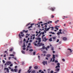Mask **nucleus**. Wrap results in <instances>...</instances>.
Here are the masks:
<instances>
[{
	"label": "nucleus",
	"mask_w": 73,
	"mask_h": 73,
	"mask_svg": "<svg viewBox=\"0 0 73 73\" xmlns=\"http://www.w3.org/2000/svg\"><path fill=\"white\" fill-rule=\"evenodd\" d=\"M56 9V8L54 7H51L50 8V10H51V11H52V12H53L54 11V10H55V9Z\"/></svg>",
	"instance_id": "nucleus-1"
},
{
	"label": "nucleus",
	"mask_w": 73,
	"mask_h": 73,
	"mask_svg": "<svg viewBox=\"0 0 73 73\" xmlns=\"http://www.w3.org/2000/svg\"><path fill=\"white\" fill-rule=\"evenodd\" d=\"M11 64V62L8 61L5 64V65H10V64Z\"/></svg>",
	"instance_id": "nucleus-2"
},
{
	"label": "nucleus",
	"mask_w": 73,
	"mask_h": 73,
	"mask_svg": "<svg viewBox=\"0 0 73 73\" xmlns=\"http://www.w3.org/2000/svg\"><path fill=\"white\" fill-rule=\"evenodd\" d=\"M42 64H43L44 65H45V64L47 65V61H43V62H42Z\"/></svg>",
	"instance_id": "nucleus-3"
},
{
	"label": "nucleus",
	"mask_w": 73,
	"mask_h": 73,
	"mask_svg": "<svg viewBox=\"0 0 73 73\" xmlns=\"http://www.w3.org/2000/svg\"><path fill=\"white\" fill-rule=\"evenodd\" d=\"M60 64L59 63H58L57 64V65L56 66L55 68H60Z\"/></svg>",
	"instance_id": "nucleus-4"
},
{
	"label": "nucleus",
	"mask_w": 73,
	"mask_h": 73,
	"mask_svg": "<svg viewBox=\"0 0 73 73\" xmlns=\"http://www.w3.org/2000/svg\"><path fill=\"white\" fill-rule=\"evenodd\" d=\"M67 50H68V52H70V53H72V52H73L72 50L70 48H68Z\"/></svg>",
	"instance_id": "nucleus-5"
},
{
	"label": "nucleus",
	"mask_w": 73,
	"mask_h": 73,
	"mask_svg": "<svg viewBox=\"0 0 73 73\" xmlns=\"http://www.w3.org/2000/svg\"><path fill=\"white\" fill-rule=\"evenodd\" d=\"M35 24V23H32L31 24V26H29L28 27V29H29V28H32V26L33 25H34Z\"/></svg>",
	"instance_id": "nucleus-6"
},
{
	"label": "nucleus",
	"mask_w": 73,
	"mask_h": 73,
	"mask_svg": "<svg viewBox=\"0 0 73 73\" xmlns=\"http://www.w3.org/2000/svg\"><path fill=\"white\" fill-rule=\"evenodd\" d=\"M4 70H7L6 71L7 72H9V69L8 68H7L6 67L5 68Z\"/></svg>",
	"instance_id": "nucleus-7"
},
{
	"label": "nucleus",
	"mask_w": 73,
	"mask_h": 73,
	"mask_svg": "<svg viewBox=\"0 0 73 73\" xmlns=\"http://www.w3.org/2000/svg\"><path fill=\"white\" fill-rule=\"evenodd\" d=\"M60 70V69L59 68H56V69H55V72H56L57 73V72H58Z\"/></svg>",
	"instance_id": "nucleus-8"
},
{
	"label": "nucleus",
	"mask_w": 73,
	"mask_h": 73,
	"mask_svg": "<svg viewBox=\"0 0 73 73\" xmlns=\"http://www.w3.org/2000/svg\"><path fill=\"white\" fill-rule=\"evenodd\" d=\"M51 27H50L49 28H48L47 29L46 27H45V30L46 31H48V30H49V29H50L51 28Z\"/></svg>",
	"instance_id": "nucleus-9"
},
{
	"label": "nucleus",
	"mask_w": 73,
	"mask_h": 73,
	"mask_svg": "<svg viewBox=\"0 0 73 73\" xmlns=\"http://www.w3.org/2000/svg\"><path fill=\"white\" fill-rule=\"evenodd\" d=\"M63 40H64V41H66L67 40V38H66V37H64L63 38Z\"/></svg>",
	"instance_id": "nucleus-10"
},
{
	"label": "nucleus",
	"mask_w": 73,
	"mask_h": 73,
	"mask_svg": "<svg viewBox=\"0 0 73 73\" xmlns=\"http://www.w3.org/2000/svg\"><path fill=\"white\" fill-rule=\"evenodd\" d=\"M44 44H43L42 43H40L39 45V46H44Z\"/></svg>",
	"instance_id": "nucleus-11"
},
{
	"label": "nucleus",
	"mask_w": 73,
	"mask_h": 73,
	"mask_svg": "<svg viewBox=\"0 0 73 73\" xmlns=\"http://www.w3.org/2000/svg\"><path fill=\"white\" fill-rule=\"evenodd\" d=\"M21 36H22V37H23V36H24V34H23V33L22 32H21Z\"/></svg>",
	"instance_id": "nucleus-12"
},
{
	"label": "nucleus",
	"mask_w": 73,
	"mask_h": 73,
	"mask_svg": "<svg viewBox=\"0 0 73 73\" xmlns=\"http://www.w3.org/2000/svg\"><path fill=\"white\" fill-rule=\"evenodd\" d=\"M51 56V55L50 54H48L46 55V56L47 57H50Z\"/></svg>",
	"instance_id": "nucleus-13"
},
{
	"label": "nucleus",
	"mask_w": 73,
	"mask_h": 73,
	"mask_svg": "<svg viewBox=\"0 0 73 73\" xmlns=\"http://www.w3.org/2000/svg\"><path fill=\"white\" fill-rule=\"evenodd\" d=\"M44 39L45 40L44 42H45V41H47V40H48V39L46 38V37H44Z\"/></svg>",
	"instance_id": "nucleus-14"
},
{
	"label": "nucleus",
	"mask_w": 73,
	"mask_h": 73,
	"mask_svg": "<svg viewBox=\"0 0 73 73\" xmlns=\"http://www.w3.org/2000/svg\"><path fill=\"white\" fill-rule=\"evenodd\" d=\"M34 69H38V66H36L34 67Z\"/></svg>",
	"instance_id": "nucleus-15"
},
{
	"label": "nucleus",
	"mask_w": 73,
	"mask_h": 73,
	"mask_svg": "<svg viewBox=\"0 0 73 73\" xmlns=\"http://www.w3.org/2000/svg\"><path fill=\"white\" fill-rule=\"evenodd\" d=\"M18 35L20 38H22V37L21 36V35H20V34H19Z\"/></svg>",
	"instance_id": "nucleus-16"
},
{
	"label": "nucleus",
	"mask_w": 73,
	"mask_h": 73,
	"mask_svg": "<svg viewBox=\"0 0 73 73\" xmlns=\"http://www.w3.org/2000/svg\"><path fill=\"white\" fill-rule=\"evenodd\" d=\"M55 58V55H54V54H53L52 55V58Z\"/></svg>",
	"instance_id": "nucleus-17"
},
{
	"label": "nucleus",
	"mask_w": 73,
	"mask_h": 73,
	"mask_svg": "<svg viewBox=\"0 0 73 73\" xmlns=\"http://www.w3.org/2000/svg\"><path fill=\"white\" fill-rule=\"evenodd\" d=\"M41 39V38H40V37H38V38H37L36 40H40Z\"/></svg>",
	"instance_id": "nucleus-18"
},
{
	"label": "nucleus",
	"mask_w": 73,
	"mask_h": 73,
	"mask_svg": "<svg viewBox=\"0 0 73 73\" xmlns=\"http://www.w3.org/2000/svg\"><path fill=\"white\" fill-rule=\"evenodd\" d=\"M21 52L23 54H25V52L23 50H22L21 51Z\"/></svg>",
	"instance_id": "nucleus-19"
},
{
	"label": "nucleus",
	"mask_w": 73,
	"mask_h": 73,
	"mask_svg": "<svg viewBox=\"0 0 73 73\" xmlns=\"http://www.w3.org/2000/svg\"><path fill=\"white\" fill-rule=\"evenodd\" d=\"M54 16L53 15H51V18H54Z\"/></svg>",
	"instance_id": "nucleus-20"
},
{
	"label": "nucleus",
	"mask_w": 73,
	"mask_h": 73,
	"mask_svg": "<svg viewBox=\"0 0 73 73\" xmlns=\"http://www.w3.org/2000/svg\"><path fill=\"white\" fill-rule=\"evenodd\" d=\"M31 68H32V66H30L29 67V70H28V71H29L31 69Z\"/></svg>",
	"instance_id": "nucleus-21"
},
{
	"label": "nucleus",
	"mask_w": 73,
	"mask_h": 73,
	"mask_svg": "<svg viewBox=\"0 0 73 73\" xmlns=\"http://www.w3.org/2000/svg\"><path fill=\"white\" fill-rule=\"evenodd\" d=\"M21 70L19 69L18 71V73H21Z\"/></svg>",
	"instance_id": "nucleus-22"
},
{
	"label": "nucleus",
	"mask_w": 73,
	"mask_h": 73,
	"mask_svg": "<svg viewBox=\"0 0 73 73\" xmlns=\"http://www.w3.org/2000/svg\"><path fill=\"white\" fill-rule=\"evenodd\" d=\"M42 33H40L38 35V37H40V36H41V35Z\"/></svg>",
	"instance_id": "nucleus-23"
},
{
	"label": "nucleus",
	"mask_w": 73,
	"mask_h": 73,
	"mask_svg": "<svg viewBox=\"0 0 73 73\" xmlns=\"http://www.w3.org/2000/svg\"><path fill=\"white\" fill-rule=\"evenodd\" d=\"M45 46H43L42 48H41V49H45Z\"/></svg>",
	"instance_id": "nucleus-24"
},
{
	"label": "nucleus",
	"mask_w": 73,
	"mask_h": 73,
	"mask_svg": "<svg viewBox=\"0 0 73 73\" xmlns=\"http://www.w3.org/2000/svg\"><path fill=\"white\" fill-rule=\"evenodd\" d=\"M31 73H36L35 72V71L33 70L32 71Z\"/></svg>",
	"instance_id": "nucleus-25"
},
{
	"label": "nucleus",
	"mask_w": 73,
	"mask_h": 73,
	"mask_svg": "<svg viewBox=\"0 0 73 73\" xmlns=\"http://www.w3.org/2000/svg\"><path fill=\"white\" fill-rule=\"evenodd\" d=\"M14 71L15 72H16L17 71V69H15Z\"/></svg>",
	"instance_id": "nucleus-26"
},
{
	"label": "nucleus",
	"mask_w": 73,
	"mask_h": 73,
	"mask_svg": "<svg viewBox=\"0 0 73 73\" xmlns=\"http://www.w3.org/2000/svg\"><path fill=\"white\" fill-rule=\"evenodd\" d=\"M58 21H59V20H58L56 21H55V23L56 24V23H57V22H58Z\"/></svg>",
	"instance_id": "nucleus-27"
},
{
	"label": "nucleus",
	"mask_w": 73,
	"mask_h": 73,
	"mask_svg": "<svg viewBox=\"0 0 73 73\" xmlns=\"http://www.w3.org/2000/svg\"><path fill=\"white\" fill-rule=\"evenodd\" d=\"M48 40L50 41H52V38H50V39H49Z\"/></svg>",
	"instance_id": "nucleus-28"
},
{
	"label": "nucleus",
	"mask_w": 73,
	"mask_h": 73,
	"mask_svg": "<svg viewBox=\"0 0 73 73\" xmlns=\"http://www.w3.org/2000/svg\"><path fill=\"white\" fill-rule=\"evenodd\" d=\"M13 50V48H11L10 50V52H12Z\"/></svg>",
	"instance_id": "nucleus-29"
},
{
	"label": "nucleus",
	"mask_w": 73,
	"mask_h": 73,
	"mask_svg": "<svg viewBox=\"0 0 73 73\" xmlns=\"http://www.w3.org/2000/svg\"><path fill=\"white\" fill-rule=\"evenodd\" d=\"M55 28L56 29V30H58V27H55Z\"/></svg>",
	"instance_id": "nucleus-30"
},
{
	"label": "nucleus",
	"mask_w": 73,
	"mask_h": 73,
	"mask_svg": "<svg viewBox=\"0 0 73 73\" xmlns=\"http://www.w3.org/2000/svg\"><path fill=\"white\" fill-rule=\"evenodd\" d=\"M33 50V49H31L29 50V51H30V52H32Z\"/></svg>",
	"instance_id": "nucleus-31"
},
{
	"label": "nucleus",
	"mask_w": 73,
	"mask_h": 73,
	"mask_svg": "<svg viewBox=\"0 0 73 73\" xmlns=\"http://www.w3.org/2000/svg\"><path fill=\"white\" fill-rule=\"evenodd\" d=\"M36 54V52H33V55H35Z\"/></svg>",
	"instance_id": "nucleus-32"
},
{
	"label": "nucleus",
	"mask_w": 73,
	"mask_h": 73,
	"mask_svg": "<svg viewBox=\"0 0 73 73\" xmlns=\"http://www.w3.org/2000/svg\"><path fill=\"white\" fill-rule=\"evenodd\" d=\"M45 36V35H43L42 36V38H44V37Z\"/></svg>",
	"instance_id": "nucleus-33"
},
{
	"label": "nucleus",
	"mask_w": 73,
	"mask_h": 73,
	"mask_svg": "<svg viewBox=\"0 0 73 73\" xmlns=\"http://www.w3.org/2000/svg\"><path fill=\"white\" fill-rule=\"evenodd\" d=\"M52 38L53 39V40H55V39H56V37H52Z\"/></svg>",
	"instance_id": "nucleus-34"
},
{
	"label": "nucleus",
	"mask_w": 73,
	"mask_h": 73,
	"mask_svg": "<svg viewBox=\"0 0 73 73\" xmlns=\"http://www.w3.org/2000/svg\"><path fill=\"white\" fill-rule=\"evenodd\" d=\"M27 72L29 73H30L31 72V71H29H29H28H28H27Z\"/></svg>",
	"instance_id": "nucleus-35"
},
{
	"label": "nucleus",
	"mask_w": 73,
	"mask_h": 73,
	"mask_svg": "<svg viewBox=\"0 0 73 73\" xmlns=\"http://www.w3.org/2000/svg\"><path fill=\"white\" fill-rule=\"evenodd\" d=\"M43 53H46V51H44Z\"/></svg>",
	"instance_id": "nucleus-36"
},
{
	"label": "nucleus",
	"mask_w": 73,
	"mask_h": 73,
	"mask_svg": "<svg viewBox=\"0 0 73 73\" xmlns=\"http://www.w3.org/2000/svg\"><path fill=\"white\" fill-rule=\"evenodd\" d=\"M57 35H60V32H59V33H57Z\"/></svg>",
	"instance_id": "nucleus-37"
},
{
	"label": "nucleus",
	"mask_w": 73,
	"mask_h": 73,
	"mask_svg": "<svg viewBox=\"0 0 73 73\" xmlns=\"http://www.w3.org/2000/svg\"><path fill=\"white\" fill-rule=\"evenodd\" d=\"M59 42V39H57V40L56 42Z\"/></svg>",
	"instance_id": "nucleus-38"
},
{
	"label": "nucleus",
	"mask_w": 73,
	"mask_h": 73,
	"mask_svg": "<svg viewBox=\"0 0 73 73\" xmlns=\"http://www.w3.org/2000/svg\"><path fill=\"white\" fill-rule=\"evenodd\" d=\"M26 49V48L25 47H24L23 48V50H25Z\"/></svg>",
	"instance_id": "nucleus-39"
},
{
	"label": "nucleus",
	"mask_w": 73,
	"mask_h": 73,
	"mask_svg": "<svg viewBox=\"0 0 73 73\" xmlns=\"http://www.w3.org/2000/svg\"><path fill=\"white\" fill-rule=\"evenodd\" d=\"M11 70V72H14V70L13 69H12Z\"/></svg>",
	"instance_id": "nucleus-40"
},
{
	"label": "nucleus",
	"mask_w": 73,
	"mask_h": 73,
	"mask_svg": "<svg viewBox=\"0 0 73 73\" xmlns=\"http://www.w3.org/2000/svg\"><path fill=\"white\" fill-rule=\"evenodd\" d=\"M3 63H4V64H5V61H4V60H3Z\"/></svg>",
	"instance_id": "nucleus-41"
},
{
	"label": "nucleus",
	"mask_w": 73,
	"mask_h": 73,
	"mask_svg": "<svg viewBox=\"0 0 73 73\" xmlns=\"http://www.w3.org/2000/svg\"><path fill=\"white\" fill-rule=\"evenodd\" d=\"M13 66V64H10V65L9 66Z\"/></svg>",
	"instance_id": "nucleus-42"
},
{
	"label": "nucleus",
	"mask_w": 73,
	"mask_h": 73,
	"mask_svg": "<svg viewBox=\"0 0 73 73\" xmlns=\"http://www.w3.org/2000/svg\"><path fill=\"white\" fill-rule=\"evenodd\" d=\"M55 63H56V62H58V61H57V60H56L55 61Z\"/></svg>",
	"instance_id": "nucleus-43"
},
{
	"label": "nucleus",
	"mask_w": 73,
	"mask_h": 73,
	"mask_svg": "<svg viewBox=\"0 0 73 73\" xmlns=\"http://www.w3.org/2000/svg\"><path fill=\"white\" fill-rule=\"evenodd\" d=\"M10 56H14V55L13 54H10Z\"/></svg>",
	"instance_id": "nucleus-44"
},
{
	"label": "nucleus",
	"mask_w": 73,
	"mask_h": 73,
	"mask_svg": "<svg viewBox=\"0 0 73 73\" xmlns=\"http://www.w3.org/2000/svg\"><path fill=\"white\" fill-rule=\"evenodd\" d=\"M53 73V71L51 70L50 72V73Z\"/></svg>",
	"instance_id": "nucleus-45"
},
{
	"label": "nucleus",
	"mask_w": 73,
	"mask_h": 73,
	"mask_svg": "<svg viewBox=\"0 0 73 73\" xmlns=\"http://www.w3.org/2000/svg\"><path fill=\"white\" fill-rule=\"evenodd\" d=\"M11 58V57H9V60H10V59L11 58Z\"/></svg>",
	"instance_id": "nucleus-46"
},
{
	"label": "nucleus",
	"mask_w": 73,
	"mask_h": 73,
	"mask_svg": "<svg viewBox=\"0 0 73 73\" xmlns=\"http://www.w3.org/2000/svg\"><path fill=\"white\" fill-rule=\"evenodd\" d=\"M61 44V41H60L59 42V44Z\"/></svg>",
	"instance_id": "nucleus-47"
},
{
	"label": "nucleus",
	"mask_w": 73,
	"mask_h": 73,
	"mask_svg": "<svg viewBox=\"0 0 73 73\" xmlns=\"http://www.w3.org/2000/svg\"><path fill=\"white\" fill-rule=\"evenodd\" d=\"M41 23V24H42V22L41 21L40 22H39V24H40Z\"/></svg>",
	"instance_id": "nucleus-48"
},
{
	"label": "nucleus",
	"mask_w": 73,
	"mask_h": 73,
	"mask_svg": "<svg viewBox=\"0 0 73 73\" xmlns=\"http://www.w3.org/2000/svg\"><path fill=\"white\" fill-rule=\"evenodd\" d=\"M51 50H54V49H53V48H51Z\"/></svg>",
	"instance_id": "nucleus-49"
},
{
	"label": "nucleus",
	"mask_w": 73,
	"mask_h": 73,
	"mask_svg": "<svg viewBox=\"0 0 73 73\" xmlns=\"http://www.w3.org/2000/svg\"><path fill=\"white\" fill-rule=\"evenodd\" d=\"M23 46V47H25L26 46L25 44H24Z\"/></svg>",
	"instance_id": "nucleus-50"
},
{
	"label": "nucleus",
	"mask_w": 73,
	"mask_h": 73,
	"mask_svg": "<svg viewBox=\"0 0 73 73\" xmlns=\"http://www.w3.org/2000/svg\"><path fill=\"white\" fill-rule=\"evenodd\" d=\"M40 42H38L37 43V44L38 45H40Z\"/></svg>",
	"instance_id": "nucleus-51"
},
{
	"label": "nucleus",
	"mask_w": 73,
	"mask_h": 73,
	"mask_svg": "<svg viewBox=\"0 0 73 73\" xmlns=\"http://www.w3.org/2000/svg\"><path fill=\"white\" fill-rule=\"evenodd\" d=\"M34 45H35V46H37V44L36 43H35Z\"/></svg>",
	"instance_id": "nucleus-52"
},
{
	"label": "nucleus",
	"mask_w": 73,
	"mask_h": 73,
	"mask_svg": "<svg viewBox=\"0 0 73 73\" xmlns=\"http://www.w3.org/2000/svg\"><path fill=\"white\" fill-rule=\"evenodd\" d=\"M53 60H52V62H54V60H55V59H54V58H53Z\"/></svg>",
	"instance_id": "nucleus-53"
},
{
	"label": "nucleus",
	"mask_w": 73,
	"mask_h": 73,
	"mask_svg": "<svg viewBox=\"0 0 73 73\" xmlns=\"http://www.w3.org/2000/svg\"><path fill=\"white\" fill-rule=\"evenodd\" d=\"M36 34H38V32L37 31H36Z\"/></svg>",
	"instance_id": "nucleus-54"
},
{
	"label": "nucleus",
	"mask_w": 73,
	"mask_h": 73,
	"mask_svg": "<svg viewBox=\"0 0 73 73\" xmlns=\"http://www.w3.org/2000/svg\"><path fill=\"white\" fill-rule=\"evenodd\" d=\"M38 58H39V60H40V59L39 58H40V56H38Z\"/></svg>",
	"instance_id": "nucleus-55"
},
{
	"label": "nucleus",
	"mask_w": 73,
	"mask_h": 73,
	"mask_svg": "<svg viewBox=\"0 0 73 73\" xmlns=\"http://www.w3.org/2000/svg\"><path fill=\"white\" fill-rule=\"evenodd\" d=\"M45 49H46V50H48V49L46 47L45 48Z\"/></svg>",
	"instance_id": "nucleus-56"
},
{
	"label": "nucleus",
	"mask_w": 73,
	"mask_h": 73,
	"mask_svg": "<svg viewBox=\"0 0 73 73\" xmlns=\"http://www.w3.org/2000/svg\"><path fill=\"white\" fill-rule=\"evenodd\" d=\"M30 42H32V40H30Z\"/></svg>",
	"instance_id": "nucleus-57"
},
{
	"label": "nucleus",
	"mask_w": 73,
	"mask_h": 73,
	"mask_svg": "<svg viewBox=\"0 0 73 73\" xmlns=\"http://www.w3.org/2000/svg\"><path fill=\"white\" fill-rule=\"evenodd\" d=\"M62 60L63 61H65V59H62Z\"/></svg>",
	"instance_id": "nucleus-58"
},
{
	"label": "nucleus",
	"mask_w": 73,
	"mask_h": 73,
	"mask_svg": "<svg viewBox=\"0 0 73 73\" xmlns=\"http://www.w3.org/2000/svg\"><path fill=\"white\" fill-rule=\"evenodd\" d=\"M39 73H40V72H41V70H40L39 71Z\"/></svg>",
	"instance_id": "nucleus-59"
},
{
	"label": "nucleus",
	"mask_w": 73,
	"mask_h": 73,
	"mask_svg": "<svg viewBox=\"0 0 73 73\" xmlns=\"http://www.w3.org/2000/svg\"><path fill=\"white\" fill-rule=\"evenodd\" d=\"M4 57H6V55L5 54L4 56Z\"/></svg>",
	"instance_id": "nucleus-60"
},
{
	"label": "nucleus",
	"mask_w": 73,
	"mask_h": 73,
	"mask_svg": "<svg viewBox=\"0 0 73 73\" xmlns=\"http://www.w3.org/2000/svg\"><path fill=\"white\" fill-rule=\"evenodd\" d=\"M42 35H44V32H43L42 33Z\"/></svg>",
	"instance_id": "nucleus-61"
},
{
	"label": "nucleus",
	"mask_w": 73,
	"mask_h": 73,
	"mask_svg": "<svg viewBox=\"0 0 73 73\" xmlns=\"http://www.w3.org/2000/svg\"><path fill=\"white\" fill-rule=\"evenodd\" d=\"M61 31H62V30H61V29H60V30H59V31L60 32H61Z\"/></svg>",
	"instance_id": "nucleus-62"
},
{
	"label": "nucleus",
	"mask_w": 73,
	"mask_h": 73,
	"mask_svg": "<svg viewBox=\"0 0 73 73\" xmlns=\"http://www.w3.org/2000/svg\"><path fill=\"white\" fill-rule=\"evenodd\" d=\"M41 40H39L38 41V42H41Z\"/></svg>",
	"instance_id": "nucleus-63"
},
{
	"label": "nucleus",
	"mask_w": 73,
	"mask_h": 73,
	"mask_svg": "<svg viewBox=\"0 0 73 73\" xmlns=\"http://www.w3.org/2000/svg\"><path fill=\"white\" fill-rule=\"evenodd\" d=\"M49 48V46H48L47 47V48Z\"/></svg>",
	"instance_id": "nucleus-64"
}]
</instances>
